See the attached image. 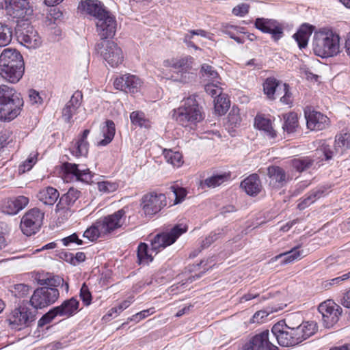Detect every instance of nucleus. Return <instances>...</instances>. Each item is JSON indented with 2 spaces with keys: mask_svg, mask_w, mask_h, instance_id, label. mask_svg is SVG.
Masks as SVG:
<instances>
[{
  "mask_svg": "<svg viewBox=\"0 0 350 350\" xmlns=\"http://www.w3.org/2000/svg\"><path fill=\"white\" fill-rule=\"evenodd\" d=\"M18 41L29 49H35L41 44V38L32 27H27L18 33Z\"/></svg>",
  "mask_w": 350,
  "mask_h": 350,
  "instance_id": "obj_25",
  "label": "nucleus"
},
{
  "mask_svg": "<svg viewBox=\"0 0 350 350\" xmlns=\"http://www.w3.org/2000/svg\"><path fill=\"white\" fill-rule=\"evenodd\" d=\"M81 194V192L74 187H70L66 193L63 194L55 206V213L58 217H62V220L70 217L74 212L72 207L80 198Z\"/></svg>",
  "mask_w": 350,
  "mask_h": 350,
  "instance_id": "obj_11",
  "label": "nucleus"
},
{
  "mask_svg": "<svg viewBox=\"0 0 350 350\" xmlns=\"http://www.w3.org/2000/svg\"><path fill=\"white\" fill-rule=\"evenodd\" d=\"M131 122L133 124L139 127L150 129L151 122L146 117L145 113L141 111H134L130 114Z\"/></svg>",
  "mask_w": 350,
  "mask_h": 350,
  "instance_id": "obj_42",
  "label": "nucleus"
},
{
  "mask_svg": "<svg viewBox=\"0 0 350 350\" xmlns=\"http://www.w3.org/2000/svg\"><path fill=\"white\" fill-rule=\"evenodd\" d=\"M141 204L146 215H153L167 205L166 196L163 193L151 192L143 196Z\"/></svg>",
  "mask_w": 350,
  "mask_h": 350,
  "instance_id": "obj_14",
  "label": "nucleus"
},
{
  "mask_svg": "<svg viewBox=\"0 0 350 350\" xmlns=\"http://www.w3.org/2000/svg\"><path fill=\"white\" fill-rule=\"evenodd\" d=\"M116 20L110 12L97 19L96 31L100 39L112 38L116 31Z\"/></svg>",
  "mask_w": 350,
  "mask_h": 350,
  "instance_id": "obj_17",
  "label": "nucleus"
},
{
  "mask_svg": "<svg viewBox=\"0 0 350 350\" xmlns=\"http://www.w3.org/2000/svg\"><path fill=\"white\" fill-rule=\"evenodd\" d=\"M12 39V30L8 25L0 23V46L8 45Z\"/></svg>",
  "mask_w": 350,
  "mask_h": 350,
  "instance_id": "obj_51",
  "label": "nucleus"
},
{
  "mask_svg": "<svg viewBox=\"0 0 350 350\" xmlns=\"http://www.w3.org/2000/svg\"><path fill=\"white\" fill-rule=\"evenodd\" d=\"M96 49L111 67H118L124 61L123 52L114 42L107 41L98 43Z\"/></svg>",
  "mask_w": 350,
  "mask_h": 350,
  "instance_id": "obj_10",
  "label": "nucleus"
},
{
  "mask_svg": "<svg viewBox=\"0 0 350 350\" xmlns=\"http://www.w3.org/2000/svg\"><path fill=\"white\" fill-rule=\"evenodd\" d=\"M119 185L116 182L100 181L97 183L98 190L102 193H113L118 190Z\"/></svg>",
  "mask_w": 350,
  "mask_h": 350,
  "instance_id": "obj_52",
  "label": "nucleus"
},
{
  "mask_svg": "<svg viewBox=\"0 0 350 350\" xmlns=\"http://www.w3.org/2000/svg\"><path fill=\"white\" fill-rule=\"evenodd\" d=\"M37 162V154L30 155L18 166V174H22L29 171Z\"/></svg>",
  "mask_w": 350,
  "mask_h": 350,
  "instance_id": "obj_56",
  "label": "nucleus"
},
{
  "mask_svg": "<svg viewBox=\"0 0 350 350\" xmlns=\"http://www.w3.org/2000/svg\"><path fill=\"white\" fill-rule=\"evenodd\" d=\"M269 331L265 329L252 336L249 341L254 350H279L278 347L269 340Z\"/></svg>",
  "mask_w": 350,
  "mask_h": 350,
  "instance_id": "obj_28",
  "label": "nucleus"
},
{
  "mask_svg": "<svg viewBox=\"0 0 350 350\" xmlns=\"http://www.w3.org/2000/svg\"><path fill=\"white\" fill-rule=\"evenodd\" d=\"M99 226L100 223L97 219L84 231L83 237L91 242H94L99 237L105 236V234H104V232Z\"/></svg>",
  "mask_w": 350,
  "mask_h": 350,
  "instance_id": "obj_41",
  "label": "nucleus"
},
{
  "mask_svg": "<svg viewBox=\"0 0 350 350\" xmlns=\"http://www.w3.org/2000/svg\"><path fill=\"white\" fill-rule=\"evenodd\" d=\"M90 133V129H85L74 139L69 146V150L72 155L75 157H86L88 154L89 142L87 140Z\"/></svg>",
  "mask_w": 350,
  "mask_h": 350,
  "instance_id": "obj_20",
  "label": "nucleus"
},
{
  "mask_svg": "<svg viewBox=\"0 0 350 350\" xmlns=\"http://www.w3.org/2000/svg\"><path fill=\"white\" fill-rule=\"evenodd\" d=\"M163 154L167 162L174 167H179L183 164V155L180 152L165 149Z\"/></svg>",
  "mask_w": 350,
  "mask_h": 350,
  "instance_id": "obj_47",
  "label": "nucleus"
},
{
  "mask_svg": "<svg viewBox=\"0 0 350 350\" xmlns=\"http://www.w3.org/2000/svg\"><path fill=\"white\" fill-rule=\"evenodd\" d=\"M37 197L44 204L53 205L59 197V193L55 188L49 186L40 189Z\"/></svg>",
  "mask_w": 350,
  "mask_h": 350,
  "instance_id": "obj_36",
  "label": "nucleus"
},
{
  "mask_svg": "<svg viewBox=\"0 0 350 350\" xmlns=\"http://www.w3.org/2000/svg\"><path fill=\"white\" fill-rule=\"evenodd\" d=\"M137 255L139 264H148L153 260V257L148 253V245L145 243L139 244Z\"/></svg>",
  "mask_w": 350,
  "mask_h": 350,
  "instance_id": "obj_48",
  "label": "nucleus"
},
{
  "mask_svg": "<svg viewBox=\"0 0 350 350\" xmlns=\"http://www.w3.org/2000/svg\"><path fill=\"white\" fill-rule=\"evenodd\" d=\"M281 85L282 83L275 78L268 77L262 84L263 92L268 98L274 100L275 99V96H278V90Z\"/></svg>",
  "mask_w": 350,
  "mask_h": 350,
  "instance_id": "obj_38",
  "label": "nucleus"
},
{
  "mask_svg": "<svg viewBox=\"0 0 350 350\" xmlns=\"http://www.w3.org/2000/svg\"><path fill=\"white\" fill-rule=\"evenodd\" d=\"M37 315L36 309L20 304L10 312L6 321L11 329L20 331L31 327L36 321Z\"/></svg>",
  "mask_w": 350,
  "mask_h": 350,
  "instance_id": "obj_6",
  "label": "nucleus"
},
{
  "mask_svg": "<svg viewBox=\"0 0 350 350\" xmlns=\"http://www.w3.org/2000/svg\"><path fill=\"white\" fill-rule=\"evenodd\" d=\"M59 297V292L57 288L40 286L33 291L29 303L38 311L39 309H43L55 303Z\"/></svg>",
  "mask_w": 350,
  "mask_h": 350,
  "instance_id": "obj_8",
  "label": "nucleus"
},
{
  "mask_svg": "<svg viewBox=\"0 0 350 350\" xmlns=\"http://www.w3.org/2000/svg\"><path fill=\"white\" fill-rule=\"evenodd\" d=\"M12 132L9 129H2L0 131V148L5 147L12 141Z\"/></svg>",
  "mask_w": 350,
  "mask_h": 350,
  "instance_id": "obj_62",
  "label": "nucleus"
},
{
  "mask_svg": "<svg viewBox=\"0 0 350 350\" xmlns=\"http://www.w3.org/2000/svg\"><path fill=\"white\" fill-rule=\"evenodd\" d=\"M250 5L242 3L236 5L232 10V13L237 16L243 17L245 16L250 10Z\"/></svg>",
  "mask_w": 350,
  "mask_h": 350,
  "instance_id": "obj_63",
  "label": "nucleus"
},
{
  "mask_svg": "<svg viewBox=\"0 0 350 350\" xmlns=\"http://www.w3.org/2000/svg\"><path fill=\"white\" fill-rule=\"evenodd\" d=\"M222 32L228 35L230 38L235 40L237 43L243 44L245 42V35L247 33L245 28L243 27L226 24L222 27Z\"/></svg>",
  "mask_w": 350,
  "mask_h": 350,
  "instance_id": "obj_35",
  "label": "nucleus"
},
{
  "mask_svg": "<svg viewBox=\"0 0 350 350\" xmlns=\"http://www.w3.org/2000/svg\"><path fill=\"white\" fill-rule=\"evenodd\" d=\"M79 307V301L72 297L63 301L60 306H56V308L60 317H70L77 312Z\"/></svg>",
  "mask_w": 350,
  "mask_h": 350,
  "instance_id": "obj_34",
  "label": "nucleus"
},
{
  "mask_svg": "<svg viewBox=\"0 0 350 350\" xmlns=\"http://www.w3.org/2000/svg\"><path fill=\"white\" fill-rule=\"evenodd\" d=\"M221 82H208L204 85V90L206 92L211 95L212 97L219 96L222 94V88L220 87Z\"/></svg>",
  "mask_w": 350,
  "mask_h": 350,
  "instance_id": "obj_54",
  "label": "nucleus"
},
{
  "mask_svg": "<svg viewBox=\"0 0 350 350\" xmlns=\"http://www.w3.org/2000/svg\"><path fill=\"white\" fill-rule=\"evenodd\" d=\"M25 64L22 55L16 49H5L0 55V75L5 81L17 83L23 77Z\"/></svg>",
  "mask_w": 350,
  "mask_h": 350,
  "instance_id": "obj_2",
  "label": "nucleus"
},
{
  "mask_svg": "<svg viewBox=\"0 0 350 350\" xmlns=\"http://www.w3.org/2000/svg\"><path fill=\"white\" fill-rule=\"evenodd\" d=\"M82 102V92L79 90L75 91L62 109V118L65 122L68 123L72 122V118L78 113Z\"/></svg>",
  "mask_w": 350,
  "mask_h": 350,
  "instance_id": "obj_19",
  "label": "nucleus"
},
{
  "mask_svg": "<svg viewBox=\"0 0 350 350\" xmlns=\"http://www.w3.org/2000/svg\"><path fill=\"white\" fill-rule=\"evenodd\" d=\"M254 27L264 33L270 34L275 42L284 35L282 24L275 19L257 18L254 22Z\"/></svg>",
  "mask_w": 350,
  "mask_h": 350,
  "instance_id": "obj_15",
  "label": "nucleus"
},
{
  "mask_svg": "<svg viewBox=\"0 0 350 350\" xmlns=\"http://www.w3.org/2000/svg\"><path fill=\"white\" fill-rule=\"evenodd\" d=\"M323 189H314L308 192L305 197L299 200L297 208L300 211L305 209L320 198L324 193Z\"/></svg>",
  "mask_w": 350,
  "mask_h": 350,
  "instance_id": "obj_37",
  "label": "nucleus"
},
{
  "mask_svg": "<svg viewBox=\"0 0 350 350\" xmlns=\"http://www.w3.org/2000/svg\"><path fill=\"white\" fill-rule=\"evenodd\" d=\"M8 14L14 18L27 21L33 9L27 0H14L10 3Z\"/></svg>",
  "mask_w": 350,
  "mask_h": 350,
  "instance_id": "obj_21",
  "label": "nucleus"
},
{
  "mask_svg": "<svg viewBox=\"0 0 350 350\" xmlns=\"http://www.w3.org/2000/svg\"><path fill=\"white\" fill-rule=\"evenodd\" d=\"M142 85V80L137 76L126 74L117 77L113 81L116 90L124 91L126 93H136L140 90Z\"/></svg>",
  "mask_w": 350,
  "mask_h": 350,
  "instance_id": "obj_18",
  "label": "nucleus"
},
{
  "mask_svg": "<svg viewBox=\"0 0 350 350\" xmlns=\"http://www.w3.org/2000/svg\"><path fill=\"white\" fill-rule=\"evenodd\" d=\"M63 170L66 174L72 175L76 180L85 184H91L94 174L88 169H79V165L66 162L63 163Z\"/></svg>",
  "mask_w": 350,
  "mask_h": 350,
  "instance_id": "obj_22",
  "label": "nucleus"
},
{
  "mask_svg": "<svg viewBox=\"0 0 350 350\" xmlns=\"http://www.w3.org/2000/svg\"><path fill=\"white\" fill-rule=\"evenodd\" d=\"M155 312V309L154 307H151L148 309L142 310L132 317L128 318V321H135L136 323L139 322L140 321L144 319L148 316L153 314Z\"/></svg>",
  "mask_w": 350,
  "mask_h": 350,
  "instance_id": "obj_58",
  "label": "nucleus"
},
{
  "mask_svg": "<svg viewBox=\"0 0 350 350\" xmlns=\"http://www.w3.org/2000/svg\"><path fill=\"white\" fill-rule=\"evenodd\" d=\"M230 178V173L214 174L204 180H200L199 182V187L203 189L206 188H215L229 180Z\"/></svg>",
  "mask_w": 350,
  "mask_h": 350,
  "instance_id": "obj_33",
  "label": "nucleus"
},
{
  "mask_svg": "<svg viewBox=\"0 0 350 350\" xmlns=\"http://www.w3.org/2000/svg\"><path fill=\"white\" fill-rule=\"evenodd\" d=\"M280 101L286 105L292 103V94L289 90V85L286 83H282L278 90V96H280Z\"/></svg>",
  "mask_w": 350,
  "mask_h": 350,
  "instance_id": "obj_53",
  "label": "nucleus"
},
{
  "mask_svg": "<svg viewBox=\"0 0 350 350\" xmlns=\"http://www.w3.org/2000/svg\"><path fill=\"white\" fill-rule=\"evenodd\" d=\"M24 101L20 93L7 85H0V120L10 122L21 113Z\"/></svg>",
  "mask_w": 350,
  "mask_h": 350,
  "instance_id": "obj_4",
  "label": "nucleus"
},
{
  "mask_svg": "<svg viewBox=\"0 0 350 350\" xmlns=\"http://www.w3.org/2000/svg\"><path fill=\"white\" fill-rule=\"evenodd\" d=\"M317 330L318 325L314 321H306L294 328L276 323L271 328L278 344L283 347L295 346L313 336Z\"/></svg>",
  "mask_w": 350,
  "mask_h": 350,
  "instance_id": "obj_1",
  "label": "nucleus"
},
{
  "mask_svg": "<svg viewBox=\"0 0 350 350\" xmlns=\"http://www.w3.org/2000/svg\"><path fill=\"white\" fill-rule=\"evenodd\" d=\"M62 241L65 246H68L72 243H75L79 245H81L83 243V241L79 238L76 233H73L71 235L62 239Z\"/></svg>",
  "mask_w": 350,
  "mask_h": 350,
  "instance_id": "obj_64",
  "label": "nucleus"
},
{
  "mask_svg": "<svg viewBox=\"0 0 350 350\" xmlns=\"http://www.w3.org/2000/svg\"><path fill=\"white\" fill-rule=\"evenodd\" d=\"M170 190L175 196V204L181 202L187 196V191L185 188L180 187L178 185H172L170 187Z\"/></svg>",
  "mask_w": 350,
  "mask_h": 350,
  "instance_id": "obj_59",
  "label": "nucleus"
},
{
  "mask_svg": "<svg viewBox=\"0 0 350 350\" xmlns=\"http://www.w3.org/2000/svg\"><path fill=\"white\" fill-rule=\"evenodd\" d=\"M314 30V27L308 23H304L299 27L293 35V38L297 42L299 49H304L307 46L309 38Z\"/></svg>",
  "mask_w": 350,
  "mask_h": 350,
  "instance_id": "obj_31",
  "label": "nucleus"
},
{
  "mask_svg": "<svg viewBox=\"0 0 350 350\" xmlns=\"http://www.w3.org/2000/svg\"><path fill=\"white\" fill-rule=\"evenodd\" d=\"M35 280L42 286H49L56 288L59 285H64L66 291H68L69 285L64 280L58 276L53 275L50 273L37 272L34 276Z\"/></svg>",
  "mask_w": 350,
  "mask_h": 350,
  "instance_id": "obj_26",
  "label": "nucleus"
},
{
  "mask_svg": "<svg viewBox=\"0 0 350 350\" xmlns=\"http://www.w3.org/2000/svg\"><path fill=\"white\" fill-rule=\"evenodd\" d=\"M173 116L178 124L185 127L196 124L204 118L202 107L199 105L196 95L185 98L183 105L174 109Z\"/></svg>",
  "mask_w": 350,
  "mask_h": 350,
  "instance_id": "obj_5",
  "label": "nucleus"
},
{
  "mask_svg": "<svg viewBox=\"0 0 350 350\" xmlns=\"http://www.w3.org/2000/svg\"><path fill=\"white\" fill-rule=\"evenodd\" d=\"M57 316H59L56 307L53 308L46 314H44L38 322L39 327H42L50 323Z\"/></svg>",
  "mask_w": 350,
  "mask_h": 350,
  "instance_id": "obj_55",
  "label": "nucleus"
},
{
  "mask_svg": "<svg viewBox=\"0 0 350 350\" xmlns=\"http://www.w3.org/2000/svg\"><path fill=\"white\" fill-rule=\"evenodd\" d=\"M315 160L310 157H301L294 158L290 161L291 166L298 172H302L310 169L314 164Z\"/></svg>",
  "mask_w": 350,
  "mask_h": 350,
  "instance_id": "obj_39",
  "label": "nucleus"
},
{
  "mask_svg": "<svg viewBox=\"0 0 350 350\" xmlns=\"http://www.w3.org/2000/svg\"><path fill=\"white\" fill-rule=\"evenodd\" d=\"M187 230L188 226L187 224H179L175 225L170 232L157 234L150 241L151 250L157 254L175 243Z\"/></svg>",
  "mask_w": 350,
  "mask_h": 350,
  "instance_id": "obj_7",
  "label": "nucleus"
},
{
  "mask_svg": "<svg viewBox=\"0 0 350 350\" xmlns=\"http://www.w3.org/2000/svg\"><path fill=\"white\" fill-rule=\"evenodd\" d=\"M79 296L85 306H88L92 304V296L89 287L85 283H83L80 289Z\"/></svg>",
  "mask_w": 350,
  "mask_h": 350,
  "instance_id": "obj_57",
  "label": "nucleus"
},
{
  "mask_svg": "<svg viewBox=\"0 0 350 350\" xmlns=\"http://www.w3.org/2000/svg\"><path fill=\"white\" fill-rule=\"evenodd\" d=\"M29 203V198L19 196L14 198L5 199L1 204V211L8 215H16Z\"/></svg>",
  "mask_w": 350,
  "mask_h": 350,
  "instance_id": "obj_23",
  "label": "nucleus"
},
{
  "mask_svg": "<svg viewBox=\"0 0 350 350\" xmlns=\"http://www.w3.org/2000/svg\"><path fill=\"white\" fill-rule=\"evenodd\" d=\"M241 187L250 196H256L262 189L260 177L257 174H252L242 180Z\"/></svg>",
  "mask_w": 350,
  "mask_h": 350,
  "instance_id": "obj_29",
  "label": "nucleus"
},
{
  "mask_svg": "<svg viewBox=\"0 0 350 350\" xmlns=\"http://www.w3.org/2000/svg\"><path fill=\"white\" fill-rule=\"evenodd\" d=\"M200 72L202 77L207 79L209 82L213 81L219 83L221 77L216 70L211 65L204 64L202 65Z\"/></svg>",
  "mask_w": 350,
  "mask_h": 350,
  "instance_id": "obj_46",
  "label": "nucleus"
},
{
  "mask_svg": "<svg viewBox=\"0 0 350 350\" xmlns=\"http://www.w3.org/2000/svg\"><path fill=\"white\" fill-rule=\"evenodd\" d=\"M9 291L14 297L22 299L29 294L31 286L26 284L19 283L11 286Z\"/></svg>",
  "mask_w": 350,
  "mask_h": 350,
  "instance_id": "obj_45",
  "label": "nucleus"
},
{
  "mask_svg": "<svg viewBox=\"0 0 350 350\" xmlns=\"http://www.w3.org/2000/svg\"><path fill=\"white\" fill-rule=\"evenodd\" d=\"M194 58L191 55H182L171 59H165L163 66L167 68L174 69L178 75L183 77L191 73L193 70Z\"/></svg>",
  "mask_w": 350,
  "mask_h": 350,
  "instance_id": "obj_16",
  "label": "nucleus"
},
{
  "mask_svg": "<svg viewBox=\"0 0 350 350\" xmlns=\"http://www.w3.org/2000/svg\"><path fill=\"white\" fill-rule=\"evenodd\" d=\"M284 123L283 124V129L288 133H291L295 131L296 128L298 126V117L297 114L295 112H290L284 116Z\"/></svg>",
  "mask_w": 350,
  "mask_h": 350,
  "instance_id": "obj_44",
  "label": "nucleus"
},
{
  "mask_svg": "<svg viewBox=\"0 0 350 350\" xmlns=\"http://www.w3.org/2000/svg\"><path fill=\"white\" fill-rule=\"evenodd\" d=\"M104 139L98 142V146H105L109 144L113 139L116 133V127L114 122L111 120L105 122V126L102 129Z\"/></svg>",
  "mask_w": 350,
  "mask_h": 350,
  "instance_id": "obj_40",
  "label": "nucleus"
},
{
  "mask_svg": "<svg viewBox=\"0 0 350 350\" xmlns=\"http://www.w3.org/2000/svg\"><path fill=\"white\" fill-rule=\"evenodd\" d=\"M336 144L339 147H350V133H340L336 136Z\"/></svg>",
  "mask_w": 350,
  "mask_h": 350,
  "instance_id": "obj_61",
  "label": "nucleus"
},
{
  "mask_svg": "<svg viewBox=\"0 0 350 350\" xmlns=\"http://www.w3.org/2000/svg\"><path fill=\"white\" fill-rule=\"evenodd\" d=\"M80 7L88 14L94 16L96 19L109 12L104 7L103 4L97 0H85L84 1H81Z\"/></svg>",
  "mask_w": 350,
  "mask_h": 350,
  "instance_id": "obj_30",
  "label": "nucleus"
},
{
  "mask_svg": "<svg viewBox=\"0 0 350 350\" xmlns=\"http://www.w3.org/2000/svg\"><path fill=\"white\" fill-rule=\"evenodd\" d=\"M128 210L129 208L124 206L111 215L98 219L100 223L99 227L101 228L105 236L126 226V213Z\"/></svg>",
  "mask_w": 350,
  "mask_h": 350,
  "instance_id": "obj_9",
  "label": "nucleus"
},
{
  "mask_svg": "<svg viewBox=\"0 0 350 350\" xmlns=\"http://www.w3.org/2000/svg\"><path fill=\"white\" fill-rule=\"evenodd\" d=\"M44 219V213L39 208L28 211L22 217L20 227L24 234L31 236L39 231Z\"/></svg>",
  "mask_w": 350,
  "mask_h": 350,
  "instance_id": "obj_12",
  "label": "nucleus"
},
{
  "mask_svg": "<svg viewBox=\"0 0 350 350\" xmlns=\"http://www.w3.org/2000/svg\"><path fill=\"white\" fill-rule=\"evenodd\" d=\"M267 175L269 178V185L275 189L282 188L289 180L285 170L280 166H269L267 169Z\"/></svg>",
  "mask_w": 350,
  "mask_h": 350,
  "instance_id": "obj_24",
  "label": "nucleus"
},
{
  "mask_svg": "<svg viewBox=\"0 0 350 350\" xmlns=\"http://www.w3.org/2000/svg\"><path fill=\"white\" fill-rule=\"evenodd\" d=\"M307 126L312 131H321L329 124V119L321 112L312 111L306 113Z\"/></svg>",
  "mask_w": 350,
  "mask_h": 350,
  "instance_id": "obj_27",
  "label": "nucleus"
},
{
  "mask_svg": "<svg viewBox=\"0 0 350 350\" xmlns=\"http://www.w3.org/2000/svg\"><path fill=\"white\" fill-rule=\"evenodd\" d=\"M304 323L301 318L298 314H291L286 319V323L284 326L289 328H294L299 327V325Z\"/></svg>",
  "mask_w": 350,
  "mask_h": 350,
  "instance_id": "obj_60",
  "label": "nucleus"
},
{
  "mask_svg": "<svg viewBox=\"0 0 350 350\" xmlns=\"http://www.w3.org/2000/svg\"><path fill=\"white\" fill-rule=\"evenodd\" d=\"M299 247L300 246L295 247L289 252L278 255L275 258L278 259L283 256H286L284 260V263H290L295 260H299L302 256V252L299 250Z\"/></svg>",
  "mask_w": 350,
  "mask_h": 350,
  "instance_id": "obj_50",
  "label": "nucleus"
},
{
  "mask_svg": "<svg viewBox=\"0 0 350 350\" xmlns=\"http://www.w3.org/2000/svg\"><path fill=\"white\" fill-rule=\"evenodd\" d=\"M318 310L322 315L323 325L326 328L333 327L338 321L342 312L341 307L330 299L320 304Z\"/></svg>",
  "mask_w": 350,
  "mask_h": 350,
  "instance_id": "obj_13",
  "label": "nucleus"
},
{
  "mask_svg": "<svg viewBox=\"0 0 350 350\" xmlns=\"http://www.w3.org/2000/svg\"><path fill=\"white\" fill-rule=\"evenodd\" d=\"M133 297H129V299L122 301L121 303L118 304V306L111 308L108 312L103 317V319L106 320H109L110 317L113 316V314H116V316L120 314L123 310L128 308L131 304L133 303Z\"/></svg>",
  "mask_w": 350,
  "mask_h": 350,
  "instance_id": "obj_49",
  "label": "nucleus"
},
{
  "mask_svg": "<svg viewBox=\"0 0 350 350\" xmlns=\"http://www.w3.org/2000/svg\"><path fill=\"white\" fill-rule=\"evenodd\" d=\"M254 126L259 130L264 131L269 139L277 137V131L272 126L271 120L261 114H257L254 118Z\"/></svg>",
  "mask_w": 350,
  "mask_h": 350,
  "instance_id": "obj_32",
  "label": "nucleus"
},
{
  "mask_svg": "<svg viewBox=\"0 0 350 350\" xmlns=\"http://www.w3.org/2000/svg\"><path fill=\"white\" fill-rule=\"evenodd\" d=\"M230 107V100L226 94H220L214 100V109L219 116L225 114Z\"/></svg>",
  "mask_w": 350,
  "mask_h": 350,
  "instance_id": "obj_43",
  "label": "nucleus"
},
{
  "mask_svg": "<svg viewBox=\"0 0 350 350\" xmlns=\"http://www.w3.org/2000/svg\"><path fill=\"white\" fill-rule=\"evenodd\" d=\"M340 37L332 29L321 28L314 32L312 39L314 53L322 58L331 57L340 53Z\"/></svg>",
  "mask_w": 350,
  "mask_h": 350,
  "instance_id": "obj_3",
  "label": "nucleus"
}]
</instances>
